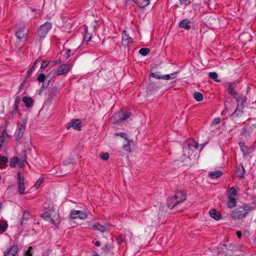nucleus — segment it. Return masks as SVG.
<instances>
[{
    "label": "nucleus",
    "mask_w": 256,
    "mask_h": 256,
    "mask_svg": "<svg viewBox=\"0 0 256 256\" xmlns=\"http://www.w3.org/2000/svg\"><path fill=\"white\" fill-rule=\"evenodd\" d=\"M244 108V104H238L236 110L231 114L230 118H236V117L242 116L244 113V112H243Z\"/></svg>",
    "instance_id": "obj_15"
},
{
    "label": "nucleus",
    "mask_w": 256,
    "mask_h": 256,
    "mask_svg": "<svg viewBox=\"0 0 256 256\" xmlns=\"http://www.w3.org/2000/svg\"><path fill=\"white\" fill-rule=\"evenodd\" d=\"M198 143L194 140H189L184 147V155L188 158H190L194 154V151L198 150Z\"/></svg>",
    "instance_id": "obj_3"
},
{
    "label": "nucleus",
    "mask_w": 256,
    "mask_h": 256,
    "mask_svg": "<svg viewBox=\"0 0 256 256\" xmlns=\"http://www.w3.org/2000/svg\"><path fill=\"white\" fill-rule=\"evenodd\" d=\"M45 75L43 74H39L38 80L40 82H44L45 80Z\"/></svg>",
    "instance_id": "obj_43"
},
{
    "label": "nucleus",
    "mask_w": 256,
    "mask_h": 256,
    "mask_svg": "<svg viewBox=\"0 0 256 256\" xmlns=\"http://www.w3.org/2000/svg\"><path fill=\"white\" fill-rule=\"evenodd\" d=\"M22 101L25 104V105L26 108L31 107L34 102L32 98H28L26 96H24V98H23Z\"/></svg>",
    "instance_id": "obj_28"
},
{
    "label": "nucleus",
    "mask_w": 256,
    "mask_h": 256,
    "mask_svg": "<svg viewBox=\"0 0 256 256\" xmlns=\"http://www.w3.org/2000/svg\"><path fill=\"white\" fill-rule=\"evenodd\" d=\"M85 32L84 34V40L85 42H88L90 41L92 38V34L88 32V29L84 28Z\"/></svg>",
    "instance_id": "obj_32"
},
{
    "label": "nucleus",
    "mask_w": 256,
    "mask_h": 256,
    "mask_svg": "<svg viewBox=\"0 0 256 256\" xmlns=\"http://www.w3.org/2000/svg\"><path fill=\"white\" fill-rule=\"evenodd\" d=\"M236 206V202L234 197L228 196V206L232 208Z\"/></svg>",
    "instance_id": "obj_24"
},
{
    "label": "nucleus",
    "mask_w": 256,
    "mask_h": 256,
    "mask_svg": "<svg viewBox=\"0 0 256 256\" xmlns=\"http://www.w3.org/2000/svg\"><path fill=\"white\" fill-rule=\"evenodd\" d=\"M240 150L243 153L244 156H247L252 153L254 149L251 148H248L245 146L244 143L240 142Z\"/></svg>",
    "instance_id": "obj_17"
},
{
    "label": "nucleus",
    "mask_w": 256,
    "mask_h": 256,
    "mask_svg": "<svg viewBox=\"0 0 256 256\" xmlns=\"http://www.w3.org/2000/svg\"><path fill=\"white\" fill-rule=\"evenodd\" d=\"M236 234H237L238 237L239 238H241V236H242V232H240V231L237 232Z\"/></svg>",
    "instance_id": "obj_51"
},
{
    "label": "nucleus",
    "mask_w": 256,
    "mask_h": 256,
    "mask_svg": "<svg viewBox=\"0 0 256 256\" xmlns=\"http://www.w3.org/2000/svg\"><path fill=\"white\" fill-rule=\"evenodd\" d=\"M87 216L86 213L82 210H72L70 212V218L72 219L78 218L81 220L85 219Z\"/></svg>",
    "instance_id": "obj_12"
},
{
    "label": "nucleus",
    "mask_w": 256,
    "mask_h": 256,
    "mask_svg": "<svg viewBox=\"0 0 256 256\" xmlns=\"http://www.w3.org/2000/svg\"><path fill=\"white\" fill-rule=\"evenodd\" d=\"M132 43V38L129 36L126 30H123L122 38V45L124 46H129Z\"/></svg>",
    "instance_id": "obj_11"
},
{
    "label": "nucleus",
    "mask_w": 256,
    "mask_h": 256,
    "mask_svg": "<svg viewBox=\"0 0 256 256\" xmlns=\"http://www.w3.org/2000/svg\"><path fill=\"white\" fill-rule=\"evenodd\" d=\"M21 224L22 225L23 224V221H22L21 222Z\"/></svg>",
    "instance_id": "obj_56"
},
{
    "label": "nucleus",
    "mask_w": 256,
    "mask_h": 256,
    "mask_svg": "<svg viewBox=\"0 0 256 256\" xmlns=\"http://www.w3.org/2000/svg\"><path fill=\"white\" fill-rule=\"evenodd\" d=\"M220 122V119L219 118H215L214 120L212 121V124H218Z\"/></svg>",
    "instance_id": "obj_49"
},
{
    "label": "nucleus",
    "mask_w": 256,
    "mask_h": 256,
    "mask_svg": "<svg viewBox=\"0 0 256 256\" xmlns=\"http://www.w3.org/2000/svg\"><path fill=\"white\" fill-rule=\"evenodd\" d=\"M20 96H16V97L15 98L14 104H13V106L12 108V111L11 112V114L12 116L16 114V112H17L18 106L20 102Z\"/></svg>",
    "instance_id": "obj_18"
},
{
    "label": "nucleus",
    "mask_w": 256,
    "mask_h": 256,
    "mask_svg": "<svg viewBox=\"0 0 256 256\" xmlns=\"http://www.w3.org/2000/svg\"><path fill=\"white\" fill-rule=\"evenodd\" d=\"M43 180H44V177H42V176L40 177V178L36 182L34 186L36 187V188H38L41 185V184H42V182H43Z\"/></svg>",
    "instance_id": "obj_39"
},
{
    "label": "nucleus",
    "mask_w": 256,
    "mask_h": 256,
    "mask_svg": "<svg viewBox=\"0 0 256 256\" xmlns=\"http://www.w3.org/2000/svg\"><path fill=\"white\" fill-rule=\"evenodd\" d=\"M93 256H100L98 255V254H95Z\"/></svg>",
    "instance_id": "obj_55"
},
{
    "label": "nucleus",
    "mask_w": 256,
    "mask_h": 256,
    "mask_svg": "<svg viewBox=\"0 0 256 256\" xmlns=\"http://www.w3.org/2000/svg\"><path fill=\"white\" fill-rule=\"evenodd\" d=\"M30 218V214L28 212H24L22 218L23 220H27Z\"/></svg>",
    "instance_id": "obj_42"
},
{
    "label": "nucleus",
    "mask_w": 256,
    "mask_h": 256,
    "mask_svg": "<svg viewBox=\"0 0 256 256\" xmlns=\"http://www.w3.org/2000/svg\"><path fill=\"white\" fill-rule=\"evenodd\" d=\"M28 30L23 28L18 30L16 32V36L20 42H26L28 36Z\"/></svg>",
    "instance_id": "obj_10"
},
{
    "label": "nucleus",
    "mask_w": 256,
    "mask_h": 256,
    "mask_svg": "<svg viewBox=\"0 0 256 256\" xmlns=\"http://www.w3.org/2000/svg\"><path fill=\"white\" fill-rule=\"evenodd\" d=\"M81 127V121L79 119H74L67 126V128L70 129L71 128L75 130H80Z\"/></svg>",
    "instance_id": "obj_14"
},
{
    "label": "nucleus",
    "mask_w": 256,
    "mask_h": 256,
    "mask_svg": "<svg viewBox=\"0 0 256 256\" xmlns=\"http://www.w3.org/2000/svg\"><path fill=\"white\" fill-rule=\"evenodd\" d=\"M48 62L43 61L41 64L40 68H44L48 66Z\"/></svg>",
    "instance_id": "obj_50"
},
{
    "label": "nucleus",
    "mask_w": 256,
    "mask_h": 256,
    "mask_svg": "<svg viewBox=\"0 0 256 256\" xmlns=\"http://www.w3.org/2000/svg\"><path fill=\"white\" fill-rule=\"evenodd\" d=\"M44 204V208L46 212L42 214V217L46 220L50 222L56 226H58L60 223V216L58 210H55L52 206H46Z\"/></svg>",
    "instance_id": "obj_1"
},
{
    "label": "nucleus",
    "mask_w": 256,
    "mask_h": 256,
    "mask_svg": "<svg viewBox=\"0 0 256 256\" xmlns=\"http://www.w3.org/2000/svg\"><path fill=\"white\" fill-rule=\"evenodd\" d=\"M72 54V50L70 49H66V50L65 57L66 58H68Z\"/></svg>",
    "instance_id": "obj_45"
},
{
    "label": "nucleus",
    "mask_w": 256,
    "mask_h": 256,
    "mask_svg": "<svg viewBox=\"0 0 256 256\" xmlns=\"http://www.w3.org/2000/svg\"><path fill=\"white\" fill-rule=\"evenodd\" d=\"M186 199V194L182 191L178 192H176L174 197L170 200V204H168V207L172 209L178 204L182 202Z\"/></svg>",
    "instance_id": "obj_4"
},
{
    "label": "nucleus",
    "mask_w": 256,
    "mask_h": 256,
    "mask_svg": "<svg viewBox=\"0 0 256 256\" xmlns=\"http://www.w3.org/2000/svg\"><path fill=\"white\" fill-rule=\"evenodd\" d=\"M130 114L131 113L128 110H126L125 112H121L116 114L114 117L119 118L116 120L117 122H118L126 120L130 116Z\"/></svg>",
    "instance_id": "obj_13"
},
{
    "label": "nucleus",
    "mask_w": 256,
    "mask_h": 256,
    "mask_svg": "<svg viewBox=\"0 0 256 256\" xmlns=\"http://www.w3.org/2000/svg\"><path fill=\"white\" fill-rule=\"evenodd\" d=\"M132 141L128 140H126V143L122 146V149L126 152H130V145L132 144Z\"/></svg>",
    "instance_id": "obj_30"
},
{
    "label": "nucleus",
    "mask_w": 256,
    "mask_h": 256,
    "mask_svg": "<svg viewBox=\"0 0 256 256\" xmlns=\"http://www.w3.org/2000/svg\"><path fill=\"white\" fill-rule=\"evenodd\" d=\"M25 158H20L18 157H12L10 160V166L12 168H15L16 166L20 168H22L25 164Z\"/></svg>",
    "instance_id": "obj_7"
},
{
    "label": "nucleus",
    "mask_w": 256,
    "mask_h": 256,
    "mask_svg": "<svg viewBox=\"0 0 256 256\" xmlns=\"http://www.w3.org/2000/svg\"><path fill=\"white\" fill-rule=\"evenodd\" d=\"M8 136L7 134L6 130H5L2 132V135L0 136V150L1 149L3 144L5 142L6 138Z\"/></svg>",
    "instance_id": "obj_29"
},
{
    "label": "nucleus",
    "mask_w": 256,
    "mask_h": 256,
    "mask_svg": "<svg viewBox=\"0 0 256 256\" xmlns=\"http://www.w3.org/2000/svg\"><path fill=\"white\" fill-rule=\"evenodd\" d=\"M253 207L244 204L234 210L231 213L230 216L234 220H238L245 218L247 214L253 210Z\"/></svg>",
    "instance_id": "obj_2"
},
{
    "label": "nucleus",
    "mask_w": 256,
    "mask_h": 256,
    "mask_svg": "<svg viewBox=\"0 0 256 256\" xmlns=\"http://www.w3.org/2000/svg\"><path fill=\"white\" fill-rule=\"evenodd\" d=\"M141 8H145L150 4V0H132Z\"/></svg>",
    "instance_id": "obj_20"
},
{
    "label": "nucleus",
    "mask_w": 256,
    "mask_h": 256,
    "mask_svg": "<svg viewBox=\"0 0 256 256\" xmlns=\"http://www.w3.org/2000/svg\"><path fill=\"white\" fill-rule=\"evenodd\" d=\"M222 172L220 170H217L214 172H210L208 174V177L212 179H215L222 176Z\"/></svg>",
    "instance_id": "obj_23"
},
{
    "label": "nucleus",
    "mask_w": 256,
    "mask_h": 256,
    "mask_svg": "<svg viewBox=\"0 0 256 256\" xmlns=\"http://www.w3.org/2000/svg\"><path fill=\"white\" fill-rule=\"evenodd\" d=\"M176 72H174L170 74L164 75L162 76V79L166 80L174 79L176 78Z\"/></svg>",
    "instance_id": "obj_31"
},
{
    "label": "nucleus",
    "mask_w": 256,
    "mask_h": 256,
    "mask_svg": "<svg viewBox=\"0 0 256 256\" xmlns=\"http://www.w3.org/2000/svg\"><path fill=\"white\" fill-rule=\"evenodd\" d=\"M194 98L198 102L202 101L204 97L202 94L199 92H196L194 94Z\"/></svg>",
    "instance_id": "obj_35"
},
{
    "label": "nucleus",
    "mask_w": 256,
    "mask_h": 256,
    "mask_svg": "<svg viewBox=\"0 0 256 256\" xmlns=\"http://www.w3.org/2000/svg\"><path fill=\"white\" fill-rule=\"evenodd\" d=\"M179 26L180 28L186 30H190V21L187 19L182 20L180 22Z\"/></svg>",
    "instance_id": "obj_27"
},
{
    "label": "nucleus",
    "mask_w": 256,
    "mask_h": 256,
    "mask_svg": "<svg viewBox=\"0 0 256 256\" xmlns=\"http://www.w3.org/2000/svg\"><path fill=\"white\" fill-rule=\"evenodd\" d=\"M180 4L186 6L190 3V0H180Z\"/></svg>",
    "instance_id": "obj_46"
},
{
    "label": "nucleus",
    "mask_w": 256,
    "mask_h": 256,
    "mask_svg": "<svg viewBox=\"0 0 256 256\" xmlns=\"http://www.w3.org/2000/svg\"><path fill=\"white\" fill-rule=\"evenodd\" d=\"M112 248V246L110 245H106L102 248V251L104 254H108Z\"/></svg>",
    "instance_id": "obj_33"
},
{
    "label": "nucleus",
    "mask_w": 256,
    "mask_h": 256,
    "mask_svg": "<svg viewBox=\"0 0 256 256\" xmlns=\"http://www.w3.org/2000/svg\"><path fill=\"white\" fill-rule=\"evenodd\" d=\"M150 49L148 48H142L139 50V53L143 56H146L150 52Z\"/></svg>",
    "instance_id": "obj_37"
},
{
    "label": "nucleus",
    "mask_w": 256,
    "mask_h": 256,
    "mask_svg": "<svg viewBox=\"0 0 256 256\" xmlns=\"http://www.w3.org/2000/svg\"><path fill=\"white\" fill-rule=\"evenodd\" d=\"M235 98L238 102V104H243L246 101V96L242 94H236Z\"/></svg>",
    "instance_id": "obj_21"
},
{
    "label": "nucleus",
    "mask_w": 256,
    "mask_h": 256,
    "mask_svg": "<svg viewBox=\"0 0 256 256\" xmlns=\"http://www.w3.org/2000/svg\"><path fill=\"white\" fill-rule=\"evenodd\" d=\"M26 121L24 120L16 130L15 132L16 140L18 141L22 138L26 129Z\"/></svg>",
    "instance_id": "obj_8"
},
{
    "label": "nucleus",
    "mask_w": 256,
    "mask_h": 256,
    "mask_svg": "<svg viewBox=\"0 0 256 256\" xmlns=\"http://www.w3.org/2000/svg\"><path fill=\"white\" fill-rule=\"evenodd\" d=\"M52 28L50 22H46L44 24H42L38 31V36L36 40V42H38L42 40L48 34V31Z\"/></svg>",
    "instance_id": "obj_5"
},
{
    "label": "nucleus",
    "mask_w": 256,
    "mask_h": 256,
    "mask_svg": "<svg viewBox=\"0 0 256 256\" xmlns=\"http://www.w3.org/2000/svg\"><path fill=\"white\" fill-rule=\"evenodd\" d=\"M228 92L232 95H236V92H235L234 88L232 85H230L229 86L228 89Z\"/></svg>",
    "instance_id": "obj_41"
},
{
    "label": "nucleus",
    "mask_w": 256,
    "mask_h": 256,
    "mask_svg": "<svg viewBox=\"0 0 256 256\" xmlns=\"http://www.w3.org/2000/svg\"><path fill=\"white\" fill-rule=\"evenodd\" d=\"M237 195V191L234 187H232L228 190V196L234 197Z\"/></svg>",
    "instance_id": "obj_34"
},
{
    "label": "nucleus",
    "mask_w": 256,
    "mask_h": 256,
    "mask_svg": "<svg viewBox=\"0 0 256 256\" xmlns=\"http://www.w3.org/2000/svg\"><path fill=\"white\" fill-rule=\"evenodd\" d=\"M256 131V126L254 125L246 126L242 130V135L246 138L251 136Z\"/></svg>",
    "instance_id": "obj_9"
},
{
    "label": "nucleus",
    "mask_w": 256,
    "mask_h": 256,
    "mask_svg": "<svg viewBox=\"0 0 256 256\" xmlns=\"http://www.w3.org/2000/svg\"><path fill=\"white\" fill-rule=\"evenodd\" d=\"M18 191L20 194H23L25 190L24 179L20 176V172H18Z\"/></svg>",
    "instance_id": "obj_16"
},
{
    "label": "nucleus",
    "mask_w": 256,
    "mask_h": 256,
    "mask_svg": "<svg viewBox=\"0 0 256 256\" xmlns=\"http://www.w3.org/2000/svg\"><path fill=\"white\" fill-rule=\"evenodd\" d=\"M92 228L97 230H99L102 232H106L108 230V228L98 223L92 224Z\"/></svg>",
    "instance_id": "obj_22"
},
{
    "label": "nucleus",
    "mask_w": 256,
    "mask_h": 256,
    "mask_svg": "<svg viewBox=\"0 0 256 256\" xmlns=\"http://www.w3.org/2000/svg\"><path fill=\"white\" fill-rule=\"evenodd\" d=\"M32 250V246H30L28 250L26 252V256H32V254L31 253V250Z\"/></svg>",
    "instance_id": "obj_48"
},
{
    "label": "nucleus",
    "mask_w": 256,
    "mask_h": 256,
    "mask_svg": "<svg viewBox=\"0 0 256 256\" xmlns=\"http://www.w3.org/2000/svg\"><path fill=\"white\" fill-rule=\"evenodd\" d=\"M116 136H120L124 139L126 140H128V139L127 134L124 132H120V133H116Z\"/></svg>",
    "instance_id": "obj_44"
},
{
    "label": "nucleus",
    "mask_w": 256,
    "mask_h": 256,
    "mask_svg": "<svg viewBox=\"0 0 256 256\" xmlns=\"http://www.w3.org/2000/svg\"><path fill=\"white\" fill-rule=\"evenodd\" d=\"M94 244L96 246H100V244L98 241H96L95 242Z\"/></svg>",
    "instance_id": "obj_53"
},
{
    "label": "nucleus",
    "mask_w": 256,
    "mask_h": 256,
    "mask_svg": "<svg viewBox=\"0 0 256 256\" xmlns=\"http://www.w3.org/2000/svg\"><path fill=\"white\" fill-rule=\"evenodd\" d=\"M209 77L215 80L216 82H220L217 79L218 76V74L215 72H210L208 74Z\"/></svg>",
    "instance_id": "obj_38"
},
{
    "label": "nucleus",
    "mask_w": 256,
    "mask_h": 256,
    "mask_svg": "<svg viewBox=\"0 0 256 256\" xmlns=\"http://www.w3.org/2000/svg\"><path fill=\"white\" fill-rule=\"evenodd\" d=\"M34 66H32L28 70V74H30L32 72V71L34 70Z\"/></svg>",
    "instance_id": "obj_52"
},
{
    "label": "nucleus",
    "mask_w": 256,
    "mask_h": 256,
    "mask_svg": "<svg viewBox=\"0 0 256 256\" xmlns=\"http://www.w3.org/2000/svg\"><path fill=\"white\" fill-rule=\"evenodd\" d=\"M72 68V66L68 64H64L59 68L57 70H54L50 72V74H53L57 76L66 74L68 73Z\"/></svg>",
    "instance_id": "obj_6"
},
{
    "label": "nucleus",
    "mask_w": 256,
    "mask_h": 256,
    "mask_svg": "<svg viewBox=\"0 0 256 256\" xmlns=\"http://www.w3.org/2000/svg\"><path fill=\"white\" fill-rule=\"evenodd\" d=\"M8 227V224L6 222L0 221V232H4Z\"/></svg>",
    "instance_id": "obj_36"
},
{
    "label": "nucleus",
    "mask_w": 256,
    "mask_h": 256,
    "mask_svg": "<svg viewBox=\"0 0 256 256\" xmlns=\"http://www.w3.org/2000/svg\"><path fill=\"white\" fill-rule=\"evenodd\" d=\"M38 62V60H36L34 62V65L32 66H34V68L35 67V66L36 65V63Z\"/></svg>",
    "instance_id": "obj_54"
},
{
    "label": "nucleus",
    "mask_w": 256,
    "mask_h": 256,
    "mask_svg": "<svg viewBox=\"0 0 256 256\" xmlns=\"http://www.w3.org/2000/svg\"><path fill=\"white\" fill-rule=\"evenodd\" d=\"M151 76L157 79H162V76H160L156 73H152Z\"/></svg>",
    "instance_id": "obj_47"
},
{
    "label": "nucleus",
    "mask_w": 256,
    "mask_h": 256,
    "mask_svg": "<svg viewBox=\"0 0 256 256\" xmlns=\"http://www.w3.org/2000/svg\"><path fill=\"white\" fill-rule=\"evenodd\" d=\"M209 214L212 218L216 220H220L222 217L220 213L214 209L210 210Z\"/></svg>",
    "instance_id": "obj_19"
},
{
    "label": "nucleus",
    "mask_w": 256,
    "mask_h": 256,
    "mask_svg": "<svg viewBox=\"0 0 256 256\" xmlns=\"http://www.w3.org/2000/svg\"><path fill=\"white\" fill-rule=\"evenodd\" d=\"M8 159L6 157L0 156V168H4L8 166Z\"/></svg>",
    "instance_id": "obj_26"
},
{
    "label": "nucleus",
    "mask_w": 256,
    "mask_h": 256,
    "mask_svg": "<svg viewBox=\"0 0 256 256\" xmlns=\"http://www.w3.org/2000/svg\"><path fill=\"white\" fill-rule=\"evenodd\" d=\"M100 157L103 160H107L109 158V154L108 153H101L100 154Z\"/></svg>",
    "instance_id": "obj_40"
},
{
    "label": "nucleus",
    "mask_w": 256,
    "mask_h": 256,
    "mask_svg": "<svg viewBox=\"0 0 256 256\" xmlns=\"http://www.w3.org/2000/svg\"><path fill=\"white\" fill-rule=\"evenodd\" d=\"M236 174L237 176L240 178H242L244 176L245 174V170L244 166L242 164L238 166L237 168Z\"/></svg>",
    "instance_id": "obj_25"
}]
</instances>
